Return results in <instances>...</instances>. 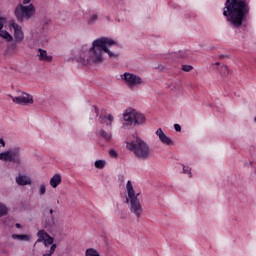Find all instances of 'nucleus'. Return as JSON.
Listing matches in <instances>:
<instances>
[{
  "label": "nucleus",
  "mask_w": 256,
  "mask_h": 256,
  "mask_svg": "<svg viewBox=\"0 0 256 256\" xmlns=\"http://www.w3.org/2000/svg\"><path fill=\"white\" fill-rule=\"evenodd\" d=\"M119 49H121V45L117 41L102 37L92 42L89 49L90 58L87 57V49L82 48L74 56V59L84 66L93 65V63L99 65L103 63V53H107L110 59H119Z\"/></svg>",
  "instance_id": "1"
},
{
  "label": "nucleus",
  "mask_w": 256,
  "mask_h": 256,
  "mask_svg": "<svg viewBox=\"0 0 256 256\" xmlns=\"http://www.w3.org/2000/svg\"><path fill=\"white\" fill-rule=\"evenodd\" d=\"M251 7L246 0H226L223 15L233 29H241L245 19L249 16Z\"/></svg>",
  "instance_id": "2"
},
{
  "label": "nucleus",
  "mask_w": 256,
  "mask_h": 256,
  "mask_svg": "<svg viewBox=\"0 0 256 256\" xmlns=\"http://www.w3.org/2000/svg\"><path fill=\"white\" fill-rule=\"evenodd\" d=\"M126 191L128 194L126 196V203L128 204L130 213H132L136 219H141V217H143V205H141V200H139V193H135L131 180L127 181Z\"/></svg>",
  "instance_id": "3"
},
{
  "label": "nucleus",
  "mask_w": 256,
  "mask_h": 256,
  "mask_svg": "<svg viewBox=\"0 0 256 256\" xmlns=\"http://www.w3.org/2000/svg\"><path fill=\"white\" fill-rule=\"evenodd\" d=\"M126 147L129 151H132L135 157L140 159V161H147V159L151 157V149L149 148V144L138 136H133L131 141L126 142Z\"/></svg>",
  "instance_id": "4"
},
{
  "label": "nucleus",
  "mask_w": 256,
  "mask_h": 256,
  "mask_svg": "<svg viewBox=\"0 0 256 256\" xmlns=\"http://www.w3.org/2000/svg\"><path fill=\"white\" fill-rule=\"evenodd\" d=\"M123 119L125 123L123 124V129H127L128 127H139V125L145 124V115L137 110L128 108L126 109L125 113L123 114Z\"/></svg>",
  "instance_id": "5"
},
{
  "label": "nucleus",
  "mask_w": 256,
  "mask_h": 256,
  "mask_svg": "<svg viewBox=\"0 0 256 256\" xmlns=\"http://www.w3.org/2000/svg\"><path fill=\"white\" fill-rule=\"evenodd\" d=\"M36 9L35 5L29 4L27 6L23 4H19L16 6L14 15L19 23H23V21H29L35 15Z\"/></svg>",
  "instance_id": "6"
},
{
  "label": "nucleus",
  "mask_w": 256,
  "mask_h": 256,
  "mask_svg": "<svg viewBox=\"0 0 256 256\" xmlns=\"http://www.w3.org/2000/svg\"><path fill=\"white\" fill-rule=\"evenodd\" d=\"M0 161L21 165V154L19 153V148L0 153Z\"/></svg>",
  "instance_id": "7"
},
{
  "label": "nucleus",
  "mask_w": 256,
  "mask_h": 256,
  "mask_svg": "<svg viewBox=\"0 0 256 256\" xmlns=\"http://www.w3.org/2000/svg\"><path fill=\"white\" fill-rule=\"evenodd\" d=\"M121 77L125 83H127L128 87H130V89L137 87V85H143L144 83L141 76L135 75L133 73L125 72Z\"/></svg>",
  "instance_id": "8"
},
{
  "label": "nucleus",
  "mask_w": 256,
  "mask_h": 256,
  "mask_svg": "<svg viewBox=\"0 0 256 256\" xmlns=\"http://www.w3.org/2000/svg\"><path fill=\"white\" fill-rule=\"evenodd\" d=\"M57 223L58 221L55 219V217H53V209H50L49 215L44 217L42 221V226L50 233H53V231L57 230Z\"/></svg>",
  "instance_id": "9"
},
{
  "label": "nucleus",
  "mask_w": 256,
  "mask_h": 256,
  "mask_svg": "<svg viewBox=\"0 0 256 256\" xmlns=\"http://www.w3.org/2000/svg\"><path fill=\"white\" fill-rule=\"evenodd\" d=\"M9 97L17 105H33V96L29 93L22 92L20 96L13 97L9 95Z\"/></svg>",
  "instance_id": "10"
},
{
  "label": "nucleus",
  "mask_w": 256,
  "mask_h": 256,
  "mask_svg": "<svg viewBox=\"0 0 256 256\" xmlns=\"http://www.w3.org/2000/svg\"><path fill=\"white\" fill-rule=\"evenodd\" d=\"M10 27L14 30V39L16 43H22L25 39V34L23 33V28L21 25L15 23V21L10 22Z\"/></svg>",
  "instance_id": "11"
},
{
  "label": "nucleus",
  "mask_w": 256,
  "mask_h": 256,
  "mask_svg": "<svg viewBox=\"0 0 256 256\" xmlns=\"http://www.w3.org/2000/svg\"><path fill=\"white\" fill-rule=\"evenodd\" d=\"M156 135L159 137V141H161L163 145H174L173 140H171V138H169L167 134L163 132V129L159 128L156 131Z\"/></svg>",
  "instance_id": "12"
},
{
  "label": "nucleus",
  "mask_w": 256,
  "mask_h": 256,
  "mask_svg": "<svg viewBox=\"0 0 256 256\" xmlns=\"http://www.w3.org/2000/svg\"><path fill=\"white\" fill-rule=\"evenodd\" d=\"M38 52L40 53L37 55L39 61H43L44 63L53 62V56L49 55L47 53V50H44L43 48H38Z\"/></svg>",
  "instance_id": "13"
},
{
  "label": "nucleus",
  "mask_w": 256,
  "mask_h": 256,
  "mask_svg": "<svg viewBox=\"0 0 256 256\" xmlns=\"http://www.w3.org/2000/svg\"><path fill=\"white\" fill-rule=\"evenodd\" d=\"M16 183L24 187L25 185H31L32 181L29 176L19 174V176L16 177Z\"/></svg>",
  "instance_id": "14"
},
{
  "label": "nucleus",
  "mask_w": 256,
  "mask_h": 256,
  "mask_svg": "<svg viewBox=\"0 0 256 256\" xmlns=\"http://www.w3.org/2000/svg\"><path fill=\"white\" fill-rule=\"evenodd\" d=\"M105 119H107L108 122H106V127H109L111 129V127H113V121H115V118L113 117L112 114L107 115H100L99 116V121L100 123H105Z\"/></svg>",
  "instance_id": "15"
},
{
  "label": "nucleus",
  "mask_w": 256,
  "mask_h": 256,
  "mask_svg": "<svg viewBox=\"0 0 256 256\" xmlns=\"http://www.w3.org/2000/svg\"><path fill=\"white\" fill-rule=\"evenodd\" d=\"M62 177L61 174H55L51 179H50V186L53 189H57L59 185H61Z\"/></svg>",
  "instance_id": "16"
},
{
  "label": "nucleus",
  "mask_w": 256,
  "mask_h": 256,
  "mask_svg": "<svg viewBox=\"0 0 256 256\" xmlns=\"http://www.w3.org/2000/svg\"><path fill=\"white\" fill-rule=\"evenodd\" d=\"M98 137H102V139H104V141H111V133L110 132H107L105 131L104 129H100L99 132H98Z\"/></svg>",
  "instance_id": "17"
},
{
  "label": "nucleus",
  "mask_w": 256,
  "mask_h": 256,
  "mask_svg": "<svg viewBox=\"0 0 256 256\" xmlns=\"http://www.w3.org/2000/svg\"><path fill=\"white\" fill-rule=\"evenodd\" d=\"M0 37L2 39H5V41H7L8 43H11V41H13V36L7 32V30H0Z\"/></svg>",
  "instance_id": "18"
},
{
  "label": "nucleus",
  "mask_w": 256,
  "mask_h": 256,
  "mask_svg": "<svg viewBox=\"0 0 256 256\" xmlns=\"http://www.w3.org/2000/svg\"><path fill=\"white\" fill-rule=\"evenodd\" d=\"M12 239H19L20 241H29V239H31V236L27 234H13Z\"/></svg>",
  "instance_id": "19"
},
{
  "label": "nucleus",
  "mask_w": 256,
  "mask_h": 256,
  "mask_svg": "<svg viewBox=\"0 0 256 256\" xmlns=\"http://www.w3.org/2000/svg\"><path fill=\"white\" fill-rule=\"evenodd\" d=\"M37 235L39 238L36 243H41V241H43L46 237H49V234L45 232V230L38 231Z\"/></svg>",
  "instance_id": "20"
},
{
  "label": "nucleus",
  "mask_w": 256,
  "mask_h": 256,
  "mask_svg": "<svg viewBox=\"0 0 256 256\" xmlns=\"http://www.w3.org/2000/svg\"><path fill=\"white\" fill-rule=\"evenodd\" d=\"M85 256H101V254L94 248H88L85 251Z\"/></svg>",
  "instance_id": "21"
},
{
  "label": "nucleus",
  "mask_w": 256,
  "mask_h": 256,
  "mask_svg": "<svg viewBox=\"0 0 256 256\" xmlns=\"http://www.w3.org/2000/svg\"><path fill=\"white\" fill-rule=\"evenodd\" d=\"M105 165H106L105 160H96L95 163H94V167L96 169H104Z\"/></svg>",
  "instance_id": "22"
},
{
  "label": "nucleus",
  "mask_w": 256,
  "mask_h": 256,
  "mask_svg": "<svg viewBox=\"0 0 256 256\" xmlns=\"http://www.w3.org/2000/svg\"><path fill=\"white\" fill-rule=\"evenodd\" d=\"M220 74L222 77H228L229 76V68L227 66H222L220 68Z\"/></svg>",
  "instance_id": "23"
},
{
  "label": "nucleus",
  "mask_w": 256,
  "mask_h": 256,
  "mask_svg": "<svg viewBox=\"0 0 256 256\" xmlns=\"http://www.w3.org/2000/svg\"><path fill=\"white\" fill-rule=\"evenodd\" d=\"M53 241H55L53 239V237H51L50 235H48V237H46L44 240H43V243L45 245V247H49V245H53Z\"/></svg>",
  "instance_id": "24"
},
{
  "label": "nucleus",
  "mask_w": 256,
  "mask_h": 256,
  "mask_svg": "<svg viewBox=\"0 0 256 256\" xmlns=\"http://www.w3.org/2000/svg\"><path fill=\"white\" fill-rule=\"evenodd\" d=\"M8 209L7 206L3 205L0 203V217H5V215H7L8 213Z\"/></svg>",
  "instance_id": "25"
},
{
  "label": "nucleus",
  "mask_w": 256,
  "mask_h": 256,
  "mask_svg": "<svg viewBox=\"0 0 256 256\" xmlns=\"http://www.w3.org/2000/svg\"><path fill=\"white\" fill-rule=\"evenodd\" d=\"M57 249V244H53L50 247V250L43 254V256H51L53 253H55V250Z\"/></svg>",
  "instance_id": "26"
},
{
  "label": "nucleus",
  "mask_w": 256,
  "mask_h": 256,
  "mask_svg": "<svg viewBox=\"0 0 256 256\" xmlns=\"http://www.w3.org/2000/svg\"><path fill=\"white\" fill-rule=\"evenodd\" d=\"M45 193H47V187L45 186V184H41L39 189V195L43 196L45 195Z\"/></svg>",
  "instance_id": "27"
},
{
  "label": "nucleus",
  "mask_w": 256,
  "mask_h": 256,
  "mask_svg": "<svg viewBox=\"0 0 256 256\" xmlns=\"http://www.w3.org/2000/svg\"><path fill=\"white\" fill-rule=\"evenodd\" d=\"M97 19H98L97 14H93L92 16H90V19L88 20V23H89L90 25H93V23H96V22H97Z\"/></svg>",
  "instance_id": "28"
},
{
  "label": "nucleus",
  "mask_w": 256,
  "mask_h": 256,
  "mask_svg": "<svg viewBox=\"0 0 256 256\" xmlns=\"http://www.w3.org/2000/svg\"><path fill=\"white\" fill-rule=\"evenodd\" d=\"M183 173H185L186 175H189V177H193V174L191 173V168L183 165Z\"/></svg>",
  "instance_id": "29"
},
{
  "label": "nucleus",
  "mask_w": 256,
  "mask_h": 256,
  "mask_svg": "<svg viewBox=\"0 0 256 256\" xmlns=\"http://www.w3.org/2000/svg\"><path fill=\"white\" fill-rule=\"evenodd\" d=\"M182 71L189 73V71H193V66L191 65H182Z\"/></svg>",
  "instance_id": "30"
},
{
  "label": "nucleus",
  "mask_w": 256,
  "mask_h": 256,
  "mask_svg": "<svg viewBox=\"0 0 256 256\" xmlns=\"http://www.w3.org/2000/svg\"><path fill=\"white\" fill-rule=\"evenodd\" d=\"M5 17L0 16V31L5 27Z\"/></svg>",
  "instance_id": "31"
},
{
  "label": "nucleus",
  "mask_w": 256,
  "mask_h": 256,
  "mask_svg": "<svg viewBox=\"0 0 256 256\" xmlns=\"http://www.w3.org/2000/svg\"><path fill=\"white\" fill-rule=\"evenodd\" d=\"M109 155H110V157H112L113 159H117V151H115V150H110V151H109Z\"/></svg>",
  "instance_id": "32"
},
{
  "label": "nucleus",
  "mask_w": 256,
  "mask_h": 256,
  "mask_svg": "<svg viewBox=\"0 0 256 256\" xmlns=\"http://www.w3.org/2000/svg\"><path fill=\"white\" fill-rule=\"evenodd\" d=\"M174 129H175V131L180 132L181 131V125L174 124Z\"/></svg>",
  "instance_id": "33"
},
{
  "label": "nucleus",
  "mask_w": 256,
  "mask_h": 256,
  "mask_svg": "<svg viewBox=\"0 0 256 256\" xmlns=\"http://www.w3.org/2000/svg\"><path fill=\"white\" fill-rule=\"evenodd\" d=\"M8 49H17V44L12 43V44L8 45Z\"/></svg>",
  "instance_id": "34"
},
{
  "label": "nucleus",
  "mask_w": 256,
  "mask_h": 256,
  "mask_svg": "<svg viewBox=\"0 0 256 256\" xmlns=\"http://www.w3.org/2000/svg\"><path fill=\"white\" fill-rule=\"evenodd\" d=\"M156 69H159V71H164L165 66L163 64H159Z\"/></svg>",
  "instance_id": "35"
},
{
  "label": "nucleus",
  "mask_w": 256,
  "mask_h": 256,
  "mask_svg": "<svg viewBox=\"0 0 256 256\" xmlns=\"http://www.w3.org/2000/svg\"><path fill=\"white\" fill-rule=\"evenodd\" d=\"M0 145H2L3 147H5V140H3V138H0Z\"/></svg>",
  "instance_id": "36"
},
{
  "label": "nucleus",
  "mask_w": 256,
  "mask_h": 256,
  "mask_svg": "<svg viewBox=\"0 0 256 256\" xmlns=\"http://www.w3.org/2000/svg\"><path fill=\"white\" fill-rule=\"evenodd\" d=\"M94 110H95L96 115H99V108H97V106H94Z\"/></svg>",
  "instance_id": "37"
},
{
  "label": "nucleus",
  "mask_w": 256,
  "mask_h": 256,
  "mask_svg": "<svg viewBox=\"0 0 256 256\" xmlns=\"http://www.w3.org/2000/svg\"><path fill=\"white\" fill-rule=\"evenodd\" d=\"M29 3H31V0H23V4H24V5H27V4H29Z\"/></svg>",
  "instance_id": "38"
},
{
  "label": "nucleus",
  "mask_w": 256,
  "mask_h": 256,
  "mask_svg": "<svg viewBox=\"0 0 256 256\" xmlns=\"http://www.w3.org/2000/svg\"><path fill=\"white\" fill-rule=\"evenodd\" d=\"M15 227H16L17 229H21V224L16 223V224H15Z\"/></svg>",
  "instance_id": "39"
},
{
  "label": "nucleus",
  "mask_w": 256,
  "mask_h": 256,
  "mask_svg": "<svg viewBox=\"0 0 256 256\" xmlns=\"http://www.w3.org/2000/svg\"><path fill=\"white\" fill-rule=\"evenodd\" d=\"M224 58H225V56H224V55H221V56H220V59H224Z\"/></svg>",
  "instance_id": "40"
},
{
  "label": "nucleus",
  "mask_w": 256,
  "mask_h": 256,
  "mask_svg": "<svg viewBox=\"0 0 256 256\" xmlns=\"http://www.w3.org/2000/svg\"><path fill=\"white\" fill-rule=\"evenodd\" d=\"M254 121H255V123H256V117L254 118Z\"/></svg>",
  "instance_id": "41"
},
{
  "label": "nucleus",
  "mask_w": 256,
  "mask_h": 256,
  "mask_svg": "<svg viewBox=\"0 0 256 256\" xmlns=\"http://www.w3.org/2000/svg\"><path fill=\"white\" fill-rule=\"evenodd\" d=\"M216 65H219V62H217Z\"/></svg>",
  "instance_id": "42"
},
{
  "label": "nucleus",
  "mask_w": 256,
  "mask_h": 256,
  "mask_svg": "<svg viewBox=\"0 0 256 256\" xmlns=\"http://www.w3.org/2000/svg\"><path fill=\"white\" fill-rule=\"evenodd\" d=\"M255 174H256V169H255Z\"/></svg>",
  "instance_id": "43"
}]
</instances>
